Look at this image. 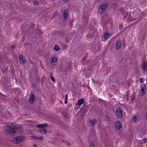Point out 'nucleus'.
I'll return each instance as SVG.
<instances>
[{
	"mask_svg": "<svg viewBox=\"0 0 147 147\" xmlns=\"http://www.w3.org/2000/svg\"><path fill=\"white\" fill-rule=\"evenodd\" d=\"M90 68H88L87 72L86 73V77H89L91 74V71L90 70Z\"/></svg>",
	"mask_w": 147,
	"mask_h": 147,
	"instance_id": "16",
	"label": "nucleus"
},
{
	"mask_svg": "<svg viewBox=\"0 0 147 147\" xmlns=\"http://www.w3.org/2000/svg\"><path fill=\"white\" fill-rule=\"evenodd\" d=\"M64 102L65 104H67V100H65Z\"/></svg>",
	"mask_w": 147,
	"mask_h": 147,
	"instance_id": "28",
	"label": "nucleus"
},
{
	"mask_svg": "<svg viewBox=\"0 0 147 147\" xmlns=\"http://www.w3.org/2000/svg\"><path fill=\"white\" fill-rule=\"evenodd\" d=\"M121 45V42L119 41H118L117 42L116 48L117 49H119Z\"/></svg>",
	"mask_w": 147,
	"mask_h": 147,
	"instance_id": "17",
	"label": "nucleus"
},
{
	"mask_svg": "<svg viewBox=\"0 0 147 147\" xmlns=\"http://www.w3.org/2000/svg\"><path fill=\"white\" fill-rule=\"evenodd\" d=\"M7 126L10 129L12 128L14 129L15 128V124L14 123H9L7 124Z\"/></svg>",
	"mask_w": 147,
	"mask_h": 147,
	"instance_id": "10",
	"label": "nucleus"
},
{
	"mask_svg": "<svg viewBox=\"0 0 147 147\" xmlns=\"http://www.w3.org/2000/svg\"><path fill=\"white\" fill-rule=\"evenodd\" d=\"M115 123V127L117 129L119 130L121 128V124L119 121H116Z\"/></svg>",
	"mask_w": 147,
	"mask_h": 147,
	"instance_id": "7",
	"label": "nucleus"
},
{
	"mask_svg": "<svg viewBox=\"0 0 147 147\" xmlns=\"http://www.w3.org/2000/svg\"><path fill=\"white\" fill-rule=\"evenodd\" d=\"M69 0H63V1L64 2H67Z\"/></svg>",
	"mask_w": 147,
	"mask_h": 147,
	"instance_id": "29",
	"label": "nucleus"
},
{
	"mask_svg": "<svg viewBox=\"0 0 147 147\" xmlns=\"http://www.w3.org/2000/svg\"><path fill=\"white\" fill-rule=\"evenodd\" d=\"M15 131V129L11 128V129H6L5 132V134L7 135L8 134H10L14 132Z\"/></svg>",
	"mask_w": 147,
	"mask_h": 147,
	"instance_id": "5",
	"label": "nucleus"
},
{
	"mask_svg": "<svg viewBox=\"0 0 147 147\" xmlns=\"http://www.w3.org/2000/svg\"><path fill=\"white\" fill-rule=\"evenodd\" d=\"M144 81V78H142L140 80V82H143Z\"/></svg>",
	"mask_w": 147,
	"mask_h": 147,
	"instance_id": "27",
	"label": "nucleus"
},
{
	"mask_svg": "<svg viewBox=\"0 0 147 147\" xmlns=\"http://www.w3.org/2000/svg\"><path fill=\"white\" fill-rule=\"evenodd\" d=\"M25 140L24 137L22 136H19L13 138L12 141V142L17 144L23 142Z\"/></svg>",
	"mask_w": 147,
	"mask_h": 147,
	"instance_id": "1",
	"label": "nucleus"
},
{
	"mask_svg": "<svg viewBox=\"0 0 147 147\" xmlns=\"http://www.w3.org/2000/svg\"><path fill=\"white\" fill-rule=\"evenodd\" d=\"M132 121L134 122H135L137 120V117L136 116H134L132 118Z\"/></svg>",
	"mask_w": 147,
	"mask_h": 147,
	"instance_id": "22",
	"label": "nucleus"
},
{
	"mask_svg": "<svg viewBox=\"0 0 147 147\" xmlns=\"http://www.w3.org/2000/svg\"><path fill=\"white\" fill-rule=\"evenodd\" d=\"M35 96L34 95H32L30 96L29 99V101L30 103H32L34 102V101L35 99Z\"/></svg>",
	"mask_w": 147,
	"mask_h": 147,
	"instance_id": "11",
	"label": "nucleus"
},
{
	"mask_svg": "<svg viewBox=\"0 0 147 147\" xmlns=\"http://www.w3.org/2000/svg\"><path fill=\"white\" fill-rule=\"evenodd\" d=\"M147 62L144 61L142 66V67L144 71H147Z\"/></svg>",
	"mask_w": 147,
	"mask_h": 147,
	"instance_id": "9",
	"label": "nucleus"
},
{
	"mask_svg": "<svg viewBox=\"0 0 147 147\" xmlns=\"http://www.w3.org/2000/svg\"><path fill=\"white\" fill-rule=\"evenodd\" d=\"M69 14L68 11L67 10H65L64 12L63 17L65 19H67L68 18Z\"/></svg>",
	"mask_w": 147,
	"mask_h": 147,
	"instance_id": "14",
	"label": "nucleus"
},
{
	"mask_svg": "<svg viewBox=\"0 0 147 147\" xmlns=\"http://www.w3.org/2000/svg\"><path fill=\"white\" fill-rule=\"evenodd\" d=\"M34 5L36 6L38 5V3L36 2H34Z\"/></svg>",
	"mask_w": 147,
	"mask_h": 147,
	"instance_id": "26",
	"label": "nucleus"
},
{
	"mask_svg": "<svg viewBox=\"0 0 147 147\" xmlns=\"http://www.w3.org/2000/svg\"><path fill=\"white\" fill-rule=\"evenodd\" d=\"M54 50L56 51H58L60 50V48L57 45H55L54 47Z\"/></svg>",
	"mask_w": 147,
	"mask_h": 147,
	"instance_id": "21",
	"label": "nucleus"
},
{
	"mask_svg": "<svg viewBox=\"0 0 147 147\" xmlns=\"http://www.w3.org/2000/svg\"><path fill=\"white\" fill-rule=\"evenodd\" d=\"M33 146H34V147H37V146L36 144H34Z\"/></svg>",
	"mask_w": 147,
	"mask_h": 147,
	"instance_id": "30",
	"label": "nucleus"
},
{
	"mask_svg": "<svg viewBox=\"0 0 147 147\" xmlns=\"http://www.w3.org/2000/svg\"><path fill=\"white\" fill-rule=\"evenodd\" d=\"M50 74H51L50 77H51V79L53 82H55V79H54V77L52 76V75H53L52 73L51 72L50 73Z\"/></svg>",
	"mask_w": 147,
	"mask_h": 147,
	"instance_id": "24",
	"label": "nucleus"
},
{
	"mask_svg": "<svg viewBox=\"0 0 147 147\" xmlns=\"http://www.w3.org/2000/svg\"><path fill=\"white\" fill-rule=\"evenodd\" d=\"M116 113L118 117H121L122 116V111L120 109H117Z\"/></svg>",
	"mask_w": 147,
	"mask_h": 147,
	"instance_id": "6",
	"label": "nucleus"
},
{
	"mask_svg": "<svg viewBox=\"0 0 147 147\" xmlns=\"http://www.w3.org/2000/svg\"><path fill=\"white\" fill-rule=\"evenodd\" d=\"M146 87L145 86H144L142 88L140 92V94L141 95H144L146 92Z\"/></svg>",
	"mask_w": 147,
	"mask_h": 147,
	"instance_id": "12",
	"label": "nucleus"
},
{
	"mask_svg": "<svg viewBox=\"0 0 147 147\" xmlns=\"http://www.w3.org/2000/svg\"><path fill=\"white\" fill-rule=\"evenodd\" d=\"M57 59L56 57H53L52 58L51 61V63L53 65H55V62L57 61Z\"/></svg>",
	"mask_w": 147,
	"mask_h": 147,
	"instance_id": "13",
	"label": "nucleus"
},
{
	"mask_svg": "<svg viewBox=\"0 0 147 147\" xmlns=\"http://www.w3.org/2000/svg\"><path fill=\"white\" fill-rule=\"evenodd\" d=\"M32 138L40 140H43V138L42 137H38L36 136H32Z\"/></svg>",
	"mask_w": 147,
	"mask_h": 147,
	"instance_id": "20",
	"label": "nucleus"
},
{
	"mask_svg": "<svg viewBox=\"0 0 147 147\" xmlns=\"http://www.w3.org/2000/svg\"><path fill=\"white\" fill-rule=\"evenodd\" d=\"M90 125L91 126H93L96 123V120L95 119H94L92 121L90 120Z\"/></svg>",
	"mask_w": 147,
	"mask_h": 147,
	"instance_id": "18",
	"label": "nucleus"
},
{
	"mask_svg": "<svg viewBox=\"0 0 147 147\" xmlns=\"http://www.w3.org/2000/svg\"><path fill=\"white\" fill-rule=\"evenodd\" d=\"M107 6L106 4H103L98 9V12L101 14L103 13Z\"/></svg>",
	"mask_w": 147,
	"mask_h": 147,
	"instance_id": "4",
	"label": "nucleus"
},
{
	"mask_svg": "<svg viewBox=\"0 0 147 147\" xmlns=\"http://www.w3.org/2000/svg\"><path fill=\"white\" fill-rule=\"evenodd\" d=\"M84 101V100L83 99H79L78 102L76 104V106L75 107V109H78L80 108L81 105L83 104Z\"/></svg>",
	"mask_w": 147,
	"mask_h": 147,
	"instance_id": "3",
	"label": "nucleus"
},
{
	"mask_svg": "<svg viewBox=\"0 0 147 147\" xmlns=\"http://www.w3.org/2000/svg\"><path fill=\"white\" fill-rule=\"evenodd\" d=\"M146 141H147V138H144L140 141V143L141 144H143Z\"/></svg>",
	"mask_w": 147,
	"mask_h": 147,
	"instance_id": "19",
	"label": "nucleus"
},
{
	"mask_svg": "<svg viewBox=\"0 0 147 147\" xmlns=\"http://www.w3.org/2000/svg\"><path fill=\"white\" fill-rule=\"evenodd\" d=\"M47 125L46 123H43L38 124L36 125V127L38 128H42L40 129L39 131L40 132H42V134H45L47 133V131L45 128L47 127Z\"/></svg>",
	"mask_w": 147,
	"mask_h": 147,
	"instance_id": "2",
	"label": "nucleus"
},
{
	"mask_svg": "<svg viewBox=\"0 0 147 147\" xmlns=\"http://www.w3.org/2000/svg\"><path fill=\"white\" fill-rule=\"evenodd\" d=\"M67 98H68L67 97H65V100H67Z\"/></svg>",
	"mask_w": 147,
	"mask_h": 147,
	"instance_id": "31",
	"label": "nucleus"
},
{
	"mask_svg": "<svg viewBox=\"0 0 147 147\" xmlns=\"http://www.w3.org/2000/svg\"><path fill=\"white\" fill-rule=\"evenodd\" d=\"M146 118H147V112H146Z\"/></svg>",
	"mask_w": 147,
	"mask_h": 147,
	"instance_id": "33",
	"label": "nucleus"
},
{
	"mask_svg": "<svg viewBox=\"0 0 147 147\" xmlns=\"http://www.w3.org/2000/svg\"><path fill=\"white\" fill-rule=\"evenodd\" d=\"M89 144L91 147H95V146L94 144L93 143L92 141H90Z\"/></svg>",
	"mask_w": 147,
	"mask_h": 147,
	"instance_id": "23",
	"label": "nucleus"
},
{
	"mask_svg": "<svg viewBox=\"0 0 147 147\" xmlns=\"http://www.w3.org/2000/svg\"><path fill=\"white\" fill-rule=\"evenodd\" d=\"M65 97L68 98V94H67L66 95Z\"/></svg>",
	"mask_w": 147,
	"mask_h": 147,
	"instance_id": "32",
	"label": "nucleus"
},
{
	"mask_svg": "<svg viewBox=\"0 0 147 147\" xmlns=\"http://www.w3.org/2000/svg\"><path fill=\"white\" fill-rule=\"evenodd\" d=\"M19 59L20 62L21 64H24V59L23 56L20 55L19 57Z\"/></svg>",
	"mask_w": 147,
	"mask_h": 147,
	"instance_id": "15",
	"label": "nucleus"
},
{
	"mask_svg": "<svg viewBox=\"0 0 147 147\" xmlns=\"http://www.w3.org/2000/svg\"><path fill=\"white\" fill-rule=\"evenodd\" d=\"M109 37V34L107 32H105L102 36V41H106L108 38Z\"/></svg>",
	"mask_w": 147,
	"mask_h": 147,
	"instance_id": "8",
	"label": "nucleus"
},
{
	"mask_svg": "<svg viewBox=\"0 0 147 147\" xmlns=\"http://www.w3.org/2000/svg\"><path fill=\"white\" fill-rule=\"evenodd\" d=\"M63 143H64L65 144H66V145H69V143L66 141H63Z\"/></svg>",
	"mask_w": 147,
	"mask_h": 147,
	"instance_id": "25",
	"label": "nucleus"
}]
</instances>
